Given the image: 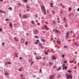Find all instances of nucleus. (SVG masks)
Segmentation results:
<instances>
[{
	"label": "nucleus",
	"mask_w": 79,
	"mask_h": 79,
	"mask_svg": "<svg viewBox=\"0 0 79 79\" xmlns=\"http://www.w3.org/2000/svg\"><path fill=\"white\" fill-rule=\"evenodd\" d=\"M33 77H35V75H33Z\"/></svg>",
	"instance_id": "052dcab7"
},
{
	"label": "nucleus",
	"mask_w": 79,
	"mask_h": 79,
	"mask_svg": "<svg viewBox=\"0 0 79 79\" xmlns=\"http://www.w3.org/2000/svg\"><path fill=\"white\" fill-rule=\"evenodd\" d=\"M14 39L15 40L16 39V37H14Z\"/></svg>",
	"instance_id": "3c124183"
},
{
	"label": "nucleus",
	"mask_w": 79,
	"mask_h": 79,
	"mask_svg": "<svg viewBox=\"0 0 79 79\" xmlns=\"http://www.w3.org/2000/svg\"><path fill=\"white\" fill-rule=\"evenodd\" d=\"M61 67H59L58 69V70H61Z\"/></svg>",
	"instance_id": "412c9836"
},
{
	"label": "nucleus",
	"mask_w": 79,
	"mask_h": 79,
	"mask_svg": "<svg viewBox=\"0 0 79 79\" xmlns=\"http://www.w3.org/2000/svg\"><path fill=\"white\" fill-rule=\"evenodd\" d=\"M34 37L35 38H36V39H39V37H38V36L37 35H35L34 36Z\"/></svg>",
	"instance_id": "dca6fc26"
},
{
	"label": "nucleus",
	"mask_w": 79,
	"mask_h": 79,
	"mask_svg": "<svg viewBox=\"0 0 79 79\" xmlns=\"http://www.w3.org/2000/svg\"><path fill=\"white\" fill-rule=\"evenodd\" d=\"M64 68L65 70H66L67 69V66L64 67Z\"/></svg>",
	"instance_id": "473e14b6"
},
{
	"label": "nucleus",
	"mask_w": 79,
	"mask_h": 79,
	"mask_svg": "<svg viewBox=\"0 0 79 79\" xmlns=\"http://www.w3.org/2000/svg\"><path fill=\"white\" fill-rule=\"evenodd\" d=\"M28 43V42L27 41L25 43V45H27Z\"/></svg>",
	"instance_id": "37998d69"
},
{
	"label": "nucleus",
	"mask_w": 79,
	"mask_h": 79,
	"mask_svg": "<svg viewBox=\"0 0 79 79\" xmlns=\"http://www.w3.org/2000/svg\"><path fill=\"white\" fill-rule=\"evenodd\" d=\"M54 77H55V75H51L49 76V79H53L54 78Z\"/></svg>",
	"instance_id": "39448f33"
},
{
	"label": "nucleus",
	"mask_w": 79,
	"mask_h": 79,
	"mask_svg": "<svg viewBox=\"0 0 79 79\" xmlns=\"http://www.w3.org/2000/svg\"><path fill=\"white\" fill-rule=\"evenodd\" d=\"M36 60H37V59H40V60H41V59H42V57H41V58H36Z\"/></svg>",
	"instance_id": "bb28decb"
},
{
	"label": "nucleus",
	"mask_w": 79,
	"mask_h": 79,
	"mask_svg": "<svg viewBox=\"0 0 79 79\" xmlns=\"http://www.w3.org/2000/svg\"><path fill=\"white\" fill-rule=\"evenodd\" d=\"M67 76L66 77L67 78V79H69V77L71 79H72L73 78V77L72 76V75H69L68 74H67Z\"/></svg>",
	"instance_id": "f03ea898"
},
{
	"label": "nucleus",
	"mask_w": 79,
	"mask_h": 79,
	"mask_svg": "<svg viewBox=\"0 0 79 79\" xmlns=\"http://www.w3.org/2000/svg\"><path fill=\"white\" fill-rule=\"evenodd\" d=\"M39 33V30L35 29V31L33 32V34H34L35 35H36V34H37Z\"/></svg>",
	"instance_id": "7ed1b4c3"
},
{
	"label": "nucleus",
	"mask_w": 79,
	"mask_h": 79,
	"mask_svg": "<svg viewBox=\"0 0 79 79\" xmlns=\"http://www.w3.org/2000/svg\"><path fill=\"white\" fill-rule=\"evenodd\" d=\"M40 73H42V69H41V68L40 69Z\"/></svg>",
	"instance_id": "c756f323"
},
{
	"label": "nucleus",
	"mask_w": 79,
	"mask_h": 79,
	"mask_svg": "<svg viewBox=\"0 0 79 79\" xmlns=\"http://www.w3.org/2000/svg\"><path fill=\"white\" fill-rule=\"evenodd\" d=\"M53 3H50V5H51V7H52V8H53Z\"/></svg>",
	"instance_id": "9b49d317"
},
{
	"label": "nucleus",
	"mask_w": 79,
	"mask_h": 79,
	"mask_svg": "<svg viewBox=\"0 0 79 79\" xmlns=\"http://www.w3.org/2000/svg\"><path fill=\"white\" fill-rule=\"evenodd\" d=\"M23 19H24V18L27 19V16H26L25 15H23Z\"/></svg>",
	"instance_id": "9d476101"
},
{
	"label": "nucleus",
	"mask_w": 79,
	"mask_h": 79,
	"mask_svg": "<svg viewBox=\"0 0 79 79\" xmlns=\"http://www.w3.org/2000/svg\"><path fill=\"white\" fill-rule=\"evenodd\" d=\"M31 66H32V64H33V63H34V62H33L32 61H31Z\"/></svg>",
	"instance_id": "4be33fe9"
},
{
	"label": "nucleus",
	"mask_w": 79,
	"mask_h": 79,
	"mask_svg": "<svg viewBox=\"0 0 79 79\" xmlns=\"http://www.w3.org/2000/svg\"><path fill=\"white\" fill-rule=\"evenodd\" d=\"M69 33L67 32L65 35V38H68L69 37Z\"/></svg>",
	"instance_id": "20e7f679"
},
{
	"label": "nucleus",
	"mask_w": 79,
	"mask_h": 79,
	"mask_svg": "<svg viewBox=\"0 0 79 79\" xmlns=\"http://www.w3.org/2000/svg\"><path fill=\"white\" fill-rule=\"evenodd\" d=\"M18 70L19 71V72L21 71V69H18Z\"/></svg>",
	"instance_id": "09e8293b"
},
{
	"label": "nucleus",
	"mask_w": 79,
	"mask_h": 79,
	"mask_svg": "<svg viewBox=\"0 0 79 79\" xmlns=\"http://www.w3.org/2000/svg\"><path fill=\"white\" fill-rule=\"evenodd\" d=\"M79 11V8H78L77 9V11Z\"/></svg>",
	"instance_id": "5fc2aeb1"
},
{
	"label": "nucleus",
	"mask_w": 79,
	"mask_h": 79,
	"mask_svg": "<svg viewBox=\"0 0 79 79\" xmlns=\"http://www.w3.org/2000/svg\"><path fill=\"white\" fill-rule=\"evenodd\" d=\"M58 31V30H57V29H56L55 31V33H56V32H57Z\"/></svg>",
	"instance_id": "79ce46f5"
},
{
	"label": "nucleus",
	"mask_w": 79,
	"mask_h": 79,
	"mask_svg": "<svg viewBox=\"0 0 79 79\" xmlns=\"http://www.w3.org/2000/svg\"><path fill=\"white\" fill-rule=\"evenodd\" d=\"M62 58H64V55L63 54L62 55Z\"/></svg>",
	"instance_id": "5701e85b"
},
{
	"label": "nucleus",
	"mask_w": 79,
	"mask_h": 79,
	"mask_svg": "<svg viewBox=\"0 0 79 79\" xmlns=\"http://www.w3.org/2000/svg\"><path fill=\"white\" fill-rule=\"evenodd\" d=\"M9 25L10 27L11 28V27H12V24L11 23H9Z\"/></svg>",
	"instance_id": "6ab92c4d"
},
{
	"label": "nucleus",
	"mask_w": 79,
	"mask_h": 79,
	"mask_svg": "<svg viewBox=\"0 0 79 79\" xmlns=\"http://www.w3.org/2000/svg\"><path fill=\"white\" fill-rule=\"evenodd\" d=\"M69 11H70V10H71V7L69 8Z\"/></svg>",
	"instance_id": "a19ab883"
},
{
	"label": "nucleus",
	"mask_w": 79,
	"mask_h": 79,
	"mask_svg": "<svg viewBox=\"0 0 79 79\" xmlns=\"http://www.w3.org/2000/svg\"><path fill=\"white\" fill-rule=\"evenodd\" d=\"M7 63L8 64H11V62H7Z\"/></svg>",
	"instance_id": "393cba45"
},
{
	"label": "nucleus",
	"mask_w": 79,
	"mask_h": 79,
	"mask_svg": "<svg viewBox=\"0 0 79 79\" xmlns=\"http://www.w3.org/2000/svg\"><path fill=\"white\" fill-rule=\"evenodd\" d=\"M41 9L43 12H44V15H45L46 14V9L45 8V6H43L41 7Z\"/></svg>",
	"instance_id": "f257e3e1"
},
{
	"label": "nucleus",
	"mask_w": 79,
	"mask_h": 79,
	"mask_svg": "<svg viewBox=\"0 0 79 79\" xmlns=\"http://www.w3.org/2000/svg\"><path fill=\"white\" fill-rule=\"evenodd\" d=\"M24 76V75L22 74V75H20V76H21V77H22V76Z\"/></svg>",
	"instance_id": "680f3d73"
},
{
	"label": "nucleus",
	"mask_w": 79,
	"mask_h": 79,
	"mask_svg": "<svg viewBox=\"0 0 79 79\" xmlns=\"http://www.w3.org/2000/svg\"><path fill=\"white\" fill-rule=\"evenodd\" d=\"M67 71L68 72V73H71V70H68Z\"/></svg>",
	"instance_id": "ea45409f"
},
{
	"label": "nucleus",
	"mask_w": 79,
	"mask_h": 79,
	"mask_svg": "<svg viewBox=\"0 0 79 79\" xmlns=\"http://www.w3.org/2000/svg\"><path fill=\"white\" fill-rule=\"evenodd\" d=\"M6 21H8V20H9V19H5Z\"/></svg>",
	"instance_id": "4c0bfd02"
},
{
	"label": "nucleus",
	"mask_w": 79,
	"mask_h": 79,
	"mask_svg": "<svg viewBox=\"0 0 79 79\" xmlns=\"http://www.w3.org/2000/svg\"><path fill=\"white\" fill-rule=\"evenodd\" d=\"M41 41H42V42H45V40H44V39H42Z\"/></svg>",
	"instance_id": "cd10ccee"
},
{
	"label": "nucleus",
	"mask_w": 79,
	"mask_h": 79,
	"mask_svg": "<svg viewBox=\"0 0 79 79\" xmlns=\"http://www.w3.org/2000/svg\"><path fill=\"white\" fill-rule=\"evenodd\" d=\"M44 28H45V29H47L48 28L47 26L46 25L44 26Z\"/></svg>",
	"instance_id": "f3484780"
},
{
	"label": "nucleus",
	"mask_w": 79,
	"mask_h": 79,
	"mask_svg": "<svg viewBox=\"0 0 79 79\" xmlns=\"http://www.w3.org/2000/svg\"><path fill=\"white\" fill-rule=\"evenodd\" d=\"M42 47V49H43V48H44V47L42 46V47Z\"/></svg>",
	"instance_id": "0e129e2a"
},
{
	"label": "nucleus",
	"mask_w": 79,
	"mask_h": 79,
	"mask_svg": "<svg viewBox=\"0 0 79 79\" xmlns=\"http://www.w3.org/2000/svg\"><path fill=\"white\" fill-rule=\"evenodd\" d=\"M17 4L19 6H21V3H17Z\"/></svg>",
	"instance_id": "a211bd4d"
},
{
	"label": "nucleus",
	"mask_w": 79,
	"mask_h": 79,
	"mask_svg": "<svg viewBox=\"0 0 79 79\" xmlns=\"http://www.w3.org/2000/svg\"><path fill=\"white\" fill-rule=\"evenodd\" d=\"M26 35H27V36H29V34L28 33H26Z\"/></svg>",
	"instance_id": "de8ad7c7"
},
{
	"label": "nucleus",
	"mask_w": 79,
	"mask_h": 79,
	"mask_svg": "<svg viewBox=\"0 0 79 79\" xmlns=\"http://www.w3.org/2000/svg\"><path fill=\"white\" fill-rule=\"evenodd\" d=\"M27 12H28L29 11V9H27Z\"/></svg>",
	"instance_id": "4d7b16f0"
},
{
	"label": "nucleus",
	"mask_w": 79,
	"mask_h": 79,
	"mask_svg": "<svg viewBox=\"0 0 79 79\" xmlns=\"http://www.w3.org/2000/svg\"><path fill=\"white\" fill-rule=\"evenodd\" d=\"M5 65H6V62H5Z\"/></svg>",
	"instance_id": "69168bd1"
},
{
	"label": "nucleus",
	"mask_w": 79,
	"mask_h": 79,
	"mask_svg": "<svg viewBox=\"0 0 79 79\" xmlns=\"http://www.w3.org/2000/svg\"><path fill=\"white\" fill-rule=\"evenodd\" d=\"M45 55H48V52L46 51H45Z\"/></svg>",
	"instance_id": "aec40b11"
},
{
	"label": "nucleus",
	"mask_w": 79,
	"mask_h": 79,
	"mask_svg": "<svg viewBox=\"0 0 79 79\" xmlns=\"http://www.w3.org/2000/svg\"><path fill=\"white\" fill-rule=\"evenodd\" d=\"M53 24H56V22L55 21H53Z\"/></svg>",
	"instance_id": "c9c22d12"
},
{
	"label": "nucleus",
	"mask_w": 79,
	"mask_h": 79,
	"mask_svg": "<svg viewBox=\"0 0 79 79\" xmlns=\"http://www.w3.org/2000/svg\"><path fill=\"white\" fill-rule=\"evenodd\" d=\"M52 59L53 60H55V59H56V57H55V56L54 55H53L52 56Z\"/></svg>",
	"instance_id": "0eeeda50"
},
{
	"label": "nucleus",
	"mask_w": 79,
	"mask_h": 79,
	"mask_svg": "<svg viewBox=\"0 0 79 79\" xmlns=\"http://www.w3.org/2000/svg\"><path fill=\"white\" fill-rule=\"evenodd\" d=\"M66 18H64L63 19L64 21H66Z\"/></svg>",
	"instance_id": "a18cd8bd"
},
{
	"label": "nucleus",
	"mask_w": 79,
	"mask_h": 79,
	"mask_svg": "<svg viewBox=\"0 0 79 79\" xmlns=\"http://www.w3.org/2000/svg\"><path fill=\"white\" fill-rule=\"evenodd\" d=\"M15 56H16V57H17L18 56V55H17V54H16V53H15Z\"/></svg>",
	"instance_id": "8fccbe9b"
},
{
	"label": "nucleus",
	"mask_w": 79,
	"mask_h": 79,
	"mask_svg": "<svg viewBox=\"0 0 79 79\" xmlns=\"http://www.w3.org/2000/svg\"><path fill=\"white\" fill-rule=\"evenodd\" d=\"M31 23L32 24H35V22H34L33 20L31 21Z\"/></svg>",
	"instance_id": "f8f14e48"
},
{
	"label": "nucleus",
	"mask_w": 79,
	"mask_h": 79,
	"mask_svg": "<svg viewBox=\"0 0 79 79\" xmlns=\"http://www.w3.org/2000/svg\"><path fill=\"white\" fill-rule=\"evenodd\" d=\"M42 23H44V21L43 20L42 21Z\"/></svg>",
	"instance_id": "338daca9"
},
{
	"label": "nucleus",
	"mask_w": 79,
	"mask_h": 79,
	"mask_svg": "<svg viewBox=\"0 0 79 79\" xmlns=\"http://www.w3.org/2000/svg\"><path fill=\"white\" fill-rule=\"evenodd\" d=\"M39 45L40 47H42V44L41 43H40L39 44Z\"/></svg>",
	"instance_id": "1a4fd4ad"
},
{
	"label": "nucleus",
	"mask_w": 79,
	"mask_h": 79,
	"mask_svg": "<svg viewBox=\"0 0 79 79\" xmlns=\"http://www.w3.org/2000/svg\"><path fill=\"white\" fill-rule=\"evenodd\" d=\"M2 46H3L4 45H5V43L2 42Z\"/></svg>",
	"instance_id": "2f4dec72"
},
{
	"label": "nucleus",
	"mask_w": 79,
	"mask_h": 79,
	"mask_svg": "<svg viewBox=\"0 0 79 79\" xmlns=\"http://www.w3.org/2000/svg\"><path fill=\"white\" fill-rule=\"evenodd\" d=\"M1 13H5V12L4 11H2V12Z\"/></svg>",
	"instance_id": "13d9d810"
},
{
	"label": "nucleus",
	"mask_w": 79,
	"mask_h": 79,
	"mask_svg": "<svg viewBox=\"0 0 79 79\" xmlns=\"http://www.w3.org/2000/svg\"><path fill=\"white\" fill-rule=\"evenodd\" d=\"M10 10H12V8L11 7H10L9 8Z\"/></svg>",
	"instance_id": "72a5a7b5"
},
{
	"label": "nucleus",
	"mask_w": 79,
	"mask_h": 79,
	"mask_svg": "<svg viewBox=\"0 0 79 79\" xmlns=\"http://www.w3.org/2000/svg\"><path fill=\"white\" fill-rule=\"evenodd\" d=\"M37 42H39V40H37Z\"/></svg>",
	"instance_id": "864d4df0"
},
{
	"label": "nucleus",
	"mask_w": 79,
	"mask_h": 79,
	"mask_svg": "<svg viewBox=\"0 0 79 79\" xmlns=\"http://www.w3.org/2000/svg\"><path fill=\"white\" fill-rule=\"evenodd\" d=\"M33 54H34V55H37V54L36 53V52H35L34 53H33Z\"/></svg>",
	"instance_id": "58836bf2"
},
{
	"label": "nucleus",
	"mask_w": 79,
	"mask_h": 79,
	"mask_svg": "<svg viewBox=\"0 0 79 79\" xmlns=\"http://www.w3.org/2000/svg\"><path fill=\"white\" fill-rule=\"evenodd\" d=\"M27 8H29L30 7L29 6H27V5H26Z\"/></svg>",
	"instance_id": "b1692460"
},
{
	"label": "nucleus",
	"mask_w": 79,
	"mask_h": 79,
	"mask_svg": "<svg viewBox=\"0 0 79 79\" xmlns=\"http://www.w3.org/2000/svg\"><path fill=\"white\" fill-rule=\"evenodd\" d=\"M49 64H51V65H52V64H53V63L50 62L49 63Z\"/></svg>",
	"instance_id": "f704fd0d"
},
{
	"label": "nucleus",
	"mask_w": 79,
	"mask_h": 79,
	"mask_svg": "<svg viewBox=\"0 0 79 79\" xmlns=\"http://www.w3.org/2000/svg\"><path fill=\"white\" fill-rule=\"evenodd\" d=\"M35 44L37 45V44H38V43H37V42H35Z\"/></svg>",
	"instance_id": "6e6d98bb"
},
{
	"label": "nucleus",
	"mask_w": 79,
	"mask_h": 79,
	"mask_svg": "<svg viewBox=\"0 0 79 79\" xmlns=\"http://www.w3.org/2000/svg\"><path fill=\"white\" fill-rule=\"evenodd\" d=\"M57 78H60V77H61V76H60V74H58V75H57Z\"/></svg>",
	"instance_id": "2eb2a0df"
},
{
	"label": "nucleus",
	"mask_w": 79,
	"mask_h": 79,
	"mask_svg": "<svg viewBox=\"0 0 79 79\" xmlns=\"http://www.w3.org/2000/svg\"><path fill=\"white\" fill-rule=\"evenodd\" d=\"M24 1V2H27V0H23Z\"/></svg>",
	"instance_id": "a878e982"
},
{
	"label": "nucleus",
	"mask_w": 79,
	"mask_h": 79,
	"mask_svg": "<svg viewBox=\"0 0 79 79\" xmlns=\"http://www.w3.org/2000/svg\"><path fill=\"white\" fill-rule=\"evenodd\" d=\"M57 43L58 44H61V41L58 40L57 41Z\"/></svg>",
	"instance_id": "6e6552de"
},
{
	"label": "nucleus",
	"mask_w": 79,
	"mask_h": 79,
	"mask_svg": "<svg viewBox=\"0 0 79 79\" xmlns=\"http://www.w3.org/2000/svg\"><path fill=\"white\" fill-rule=\"evenodd\" d=\"M22 58H23V57H20L19 58V60H21Z\"/></svg>",
	"instance_id": "49530a36"
},
{
	"label": "nucleus",
	"mask_w": 79,
	"mask_h": 79,
	"mask_svg": "<svg viewBox=\"0 0 79 79\" xmlns=\"http://www.w3.org/2000/svg\"><path fill=\"white\" fill-rule=\"evenodd\" d=\"M73 61H74V60H73L72 61H70L71 63H72Z\"/></svg>",
	"instance_id": "e433bc0d"
},
{
	"label": "nucleus",
	"mask_w": 79,
	"mask_h": 79,
	"mask_svg": "<svg viewBox=\"0 0 79 79\" xmlns=\"http://www.w3.org/2000/svg\"><path fill=\"white\" fill-rule=\"evenodd\" d=\"M5 76H6L7 77H8V78H9L10 77L9 76V74L8 73H5Z\"/></svg>",
	"instance_id": "423d86ee"
},
{
	"label": "nucleus",
	"mask_w": 79,
	"mask_h": 79,
	"mask_svg": "<svg viewBox=\"0 0 79 79\" xmlns=\"http://www.w3.org/2000/svg\"><path fill=\"white\" fill-rule=\"evenodd\" d=\"M52 14H53V15H55V14L56 12L54 10H52Z\"/></svg>",
	"instance_id": "ddd939ff"
},
{
	"label": "nucleus",
	"mask_w": 79,
	"mask_h": 79,
	"mask_svg": "<svg viewBox=\"0 0 79 79\" xmlns=\"http://www.w3.org/2000/svg\"><path fill=\"white\" fill-rule=\"evenodd\" d=\"M62 3L60 4V6H62Z\"/></svg>",
	"instance_id": "774afa93"
},
{
	"label": "nucleus",
	"mask_w": 79,
	"mask_h": 79,
	"mask_svg": "<svg viewBox=\"0 0 79 79\" xmlns=\"http://www.w3.org/2000/svg\"><path fill=\"white\" fill-rule=\"evenodd\" d=\"M74 68L75 69H77V67H74Z\"/></svg>",
	"instance_id": "e2e57ef3"
},
{
	"label": "nucleus",
	"mask_w": 79,
	"mask_h": 79,
	"mask_svg": "<svg viewBox=\"0 0 79 79\" xmlns=\"http://www.w3.org/2000/svg\"><path fill=\"white\" fill-rule=\"evenodd\" d=\"M42 32H43V33H45L46 32V31H43Z\"/></svg>",
	"instance_id": "603ef678"
},
{
	"label": "nucleus",
	"mask_w": 79,
	"mask_h": 79,
	"mask_svg": "<svg viewBox=\"0 0 79 79\" xmlns=\"http://www.w3.org/2000/svg\"><path fill=\"white\" fill-rule=\"evenodd\" d=\"M67 47H68V46H64V48H67Z\"/></svg>",
	"instance_id": "c85d7f7f"
},
{
	"label": "nucleus",
	"mask_w": 79,
	"mask_h": 79,
	"mask_svg": "<svg viewBox=\"0 0 79 79\" xmlns=\"http://www.w3.org/2000/svg\"><path fill=\"white\" fill-rule=\"evenodd\" d=\"M38 17V15H34V18H37Z\"/></svg>",
	"instance_id": "4468645a"
},
{
	"label": "nucleus",
	"mask_w": 79,
	"mask_h": 79,
	"mask_svg": "<svg viewBox=\"0 0 79 79\" xmlns=\"http://www.w3.org/2000/svg\"><path fill=\"white\" fill-rule=\"evenodd\" d=\"M64 64H63L62 65V67H64Z\"/></svg>",
	"instance_id": "c03bdc74"
},
{
	"label": "nucleus",
	"mask_w": 79,
	"mask_h": 79,
	"mask_svg": "<svg viewBox=\"0 0 79 79\" xmlns=\"http://www.w3.org/2000/svg\"><path fill=\"white\" fill-rule=\"evenodd\" d=\"M2 29H0V31H1V32L2 31Z\"/></svg>",
	"instance_id": "bf43d9fd"
},
{
	"label": "nucleus",
	"mask_w": 79,
	"mask_h": 79,
	"mask_svg": "<svg viewBox=\"0 0 79 79\" xmlns=\"http://www.w3.org/2000/svg\"><path fill=\"white\" fill-rule=\"evenodd\" d=\"M64 63H68V62H67V61L65 60V61H64Z\"/></svg>",
	"instance_id": "7c9ffc66"
}]
</instances>
